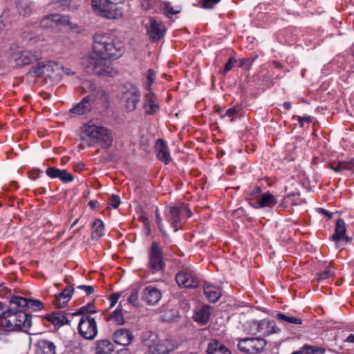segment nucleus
I'll list each match as a JSON object with an SVG mask.
<instances>
[{"instance_id": "1", "label": "nucleus", "mask_w": 354, "mask_h": 354, "mask_svg": "<svg viewBox=\"0 0 354 354\" xmlns=\"http://www.w3.org/2000/svg\"><path fill=\"white\" fill-rule=\"evenodd\" d=\"M93 39V51L91 57L93 72L98 75H115L116 71L111 66L110 60L122 55V42L115 35L109 32L96 33Z\"/></svg>"}, {"instance_id": "2", "label": "nucleus", "mask_w": 354, "mask_h": 354, "mask_svg": "<svg viewBox=\"0 0 354 354\" xmlns=\"http://www.w3.org/2000/svg\"><path fill=\"white\" fill-rule=\"evenodd\" d=\"M10 305L0 313V328L6 332H24L29 333L32 326V316L17 306Z\"/></svg>"}, {"instance_id": "3", "label": "nucleus", "mask_w": 354, "mask_h": 354, "mask_svg": "<svg viewBox=\"0 0 354 354\" xmlns=\"http://www.w3.org/2000/svg\"><path fill=\"white\" fill-rule=\"evenodd\" d=\"M80 137L88 147L98 144L102 149H106L112 146L113 141L111 130L96 124L93 121H89L83 126Z\"/></svg>"}, {"instance_id": "4", "label": "nucleus", "mask_w": 354, "mask_h": 354, "mask_svg": "<svg viewBox=\"0 0 354 354\" xmlns=\"http://www.w3.org/2000/svg\"><path fill=\"white\" fill-rule=\"evenodd\" d=\"M93 10L100 17L109 19H118L122 17V8L111 0H92Z\"/></svg>"}, {"instance_id": "5", "label": "nucleus", "mask_w": 354, "mask_h": 354, "mask_svg": "<svg viewBox=\"0 0 354 354\" xmlns=\"http://www.w3.org/2000/svg\"><path fill=\"white\" fill-rule=\"evenodd\" d=\"M147 268L152 274L162 272L165 263L164 261L163 251L158 242H153L148 252Z\"/></svg>"}, {"instance_id": "6", "label": "nucleus", "mask_w": 354, "mask_h": 354, "mask_svg": "<svg viewBox=\"0 0 354 354\" xmlns=\"http://www.w3.org/2000/svg\"><path fill=\"white\" fill-rule=\"evenodd\" d=\"M10 57L17 66L21 67L29 65L40 59V56L35 54V52L24 50L19 47L11 48Z\"/></svg>"}, {"instance_id": "7", "label": "nucleus", "mask_w": 354, "mask_h": 354, "mask_svg": "<svg viewBox=\"0 0 354 354\" xmlns=\"http://www.w3.org/2000/svg\"><path fill=\"white\" fill-rule=\"evenodd\" d=\"M330 239L334 242L336 249L342 250L351 242L353 239L346 234V227L344 221L342 218H338L335 223V231Z\"/></svg>"}, {"instance_id": "8", "label": "nucleus", "mask_w": 354, "mask_h": 354, "mask_svg": "<svg viewBox=\"0 0 354 354\" xmlns=\"http://www.w3.org/2000/svg\"><path fill=\"white\" fill-rule=\"evenodd\" d=\"M267 342L261 337H246L239 341L238 348L243 353L255 354L261 353Z\"/></svg>"}, {"instance_id": "9", "label": "nucleus", "mask_w": 354, "mask_h": 354, "mask_svg": "<svg viewBox=\"0 0 354 354\" xmlns=\"http://www.w3.org/2000/svg\"><path fill=\"white\" fill-rule=\"evenodd\" d=\"M250 333L257 335L261 333L263 336H268L273 333H277L280 328L277 326L274 320L262 319L253 321L250 326Z\"/></svg>"}, {"instance_id": "10", "label": "nucleus", "mask_w": 354, "mask_h": 354, "mask_svg": "<svg viewBox=\"0 0 354 354\" xmlns=\"http://www.w3.org/2000/svg\"><path fill=\"white\" fill-rule=\"evenodd\" d=\"M78 330L84 338L93 339L97 334V326L95 319L89 315L82 316L78 324Z\"/></svg>"}, {"instance_id": "11", "label": "nucleus", "mask_w": 354, "mask_h": 354, "mask_svg": "<svg viewBox=\"0 0 354 354\" xmlns=\"http://www.w3.org/2000/svg\"><path fill=\"white\" fill-rule=\"evenodd\" d=\"M147 345L149 353L145 354H169L174 350V345L171 340L160 339L157 336H155L154 339L148 340Z\"/></svg>"}, {"instance_id": "12", "label": "nucleus", "mask_w": 354, "mask_h": 354, "mask_svg": "<svg viewBox=\"0 0 354 354\" xmlns=\"http://www.w3.org/2000/svg\"><path fill=\"white\" fill-rule=\"evenodd\" d=\"M10 304L21 307L25 311L28 309H31L32 311H38L44 308L43 303L39 299H26L15 295L11 297Z\"/></svg>"}, {"instance_id": "13", "label": "nucleus", "mask_w": 354, "mask_h": 354, "mask_svg": "<svg viewBox=\"0 0 354 354\" xmlns=\"http://www.w3.org/2000/svg\"><path fill=\"white\" fill-rule=\"evenodd\" d=\"M140 92L136 86H131V88L123 93L122 99L124 102V106L127 111H133L140 102Z\"/></svg>"}, {"instance_id": "14", "label": "nucleus", "mask_w": 354, "mask_h": 354, "mask_svg": "<svg viewBox=\"0 0 354 354\" xmlns=\"http://www.w3.org/2000/svg\"><path fill=\"white\" fill-rule=\"evenodd\" d=\"M184 211L188 214L189 217L192 215L190 209L187 205L185 204H183L179 207H171L169 209V213L167 215V217L174 232H177L179 229L178 223L180 222V214Z\"/></svg>"}, {"instance_id": "15", "label": "nucleus", "mask_w": 354, "mask_h": 354, "mask_svg": "<svg viewBox=\"0 0 354 354\" xmlns=\"http://www.w3.org/2000/svg\"><path fill=\"white\" fill-rule=\"evenodd\" d=\"M176 281L178 286L183 288H196L198 286V279L187 270L178 272L176 275Z\"/></svg>"}, {"instance_id": "16", "label": "nucleus", "mask_w": 354, "mask_h": 354, "mask_svg": "<svg viewBox=\"0 0 354 354\" xmlns=\"http://www.w3.org/2000/svg\"><path fill=\"white\" fill-rule=\"evenodd\" d=\"M69 22L68 17L59 14H51L45 16L41 20V26L45 28H53L59 24H66Z\"/></svg>"}, {"instance_id": "17", "label": "nucleus", "mask_w": 354, "mask_h": 354, "mask_svg": "<svg viewBox=\"0 0 354 354\" xmlns=\"http://www.w3.org/2000/svg\"><path fill=\"white\" fill-rule=\"evenodd\" d=\"M165 31V26L162 23L153 19L150 21V25L147 28V34L153 41H158L163 37Z\"/></svg>"}, {"instance_id": "18", "label": "nucleus", "mask_w": 354, "mask_h": 354, "mask_svg": "<svg viewBox=\"0 0 354 354\" xmlns=\"http://www.w3.org/2000/svg\"><path fill=\"white\" fill-rule=\"evenodd\" d=\"M143 109L147 115H153L159 110L158 100L151 91L144 96Z\"/></svg>"}, {"instance_id": "19", "label": "nucleus", "mask_w": 354, "mask_h": 354, "mask_svg": "<svg viewBox=\"0 0 354 354\" xmlns=\"http://www.w3.org/2000/svg\"><path fill=\"white\" fill-rule=\"evenodd\" d=\"M94 101V97L87 95L82 101L70 109V112L77 115H81L90 112L92 109V103Z\"/></svg>"}, {"instance_id": "20", "label": "nucleus", "mask_w": 354, "mask_h": 354, "mask_svg": "<svg viewBox=\"0 0 354 354\" xmlns=\"http://www.w3.org/2000/svg\"><path fill=\"white\" fill-rule=\"evenodd\" d=\"M113 337L116 344L122 346L129 345L134 339L132 332L125 328H121L115 330Z\"/></svg>"}, {"instance_id": "21", "label": "nucleus", "mask_w": 354, "mask_h": 354, "mask_svg": "<svg viewBox=\"0 0 354 354\" xmlns=\"http://www.w3.org/2000/svg\"><path fill=\"white\" fill-rule=\"evenodd\" d=\"M160 298L161 293L157 288L151 286L145 288L142 295V300L146 302V304L154 305L159 301Z\"/></svg>"}, {"instance_id": "22", "label": "nucleus", "mask_w": 354, "mask_h": 354, "mask_svg": "<svg viewBox=\"0 0 354 354\" xmlns=\"http://www.w3.org/2000/svg\"><path fill=\"white\" fill-rule=\"evenodd\" d=\"M155 152L157 158L165 165L171 161V156L166 142L162 139H158L156 142Z\"/></svg>"}, {"instance_id": "23", "label": "nucleus", "mask_w": 354, "mask_h": 354, "mask_svg": "<svg viewBox=\"0 0 354 354\" xmlns=\"http://www.w3.org/2000/svg\"><path fill=\"white\" fill-rule=\"evenodd\" d=\"M46 174L50 178H59L64 183L71 182L74 179L73 175L66 169H59L53 167H48Z\"/></svg>"}, {"instance_id": "24", "label": "nucleus", "mask_w": 354, "mask_h": 354, "mask_svg": "<svg viewBox=\"0 0 354 354\" xmlns=\"http://www.w3.org/2000/svg\"><path fill=\"white\" fill-rule=\"evenodd\" d=\"M212 313L213 308L209 305L205 304L201 308L195 310L193 319L195 322L201 324H205L208 322Z\"/></svg>"}, {"instance_id": "25", "label": "nucleus", "mask_w": 354, "mask_h": 354, "mask_svg": "<svg viewBox=\"0 0 354 354\" xmlns=\"http://www.w3.org/2000/svg\"><path fill=\"white\" fill-rule=\"evenodd\" d=\"M35 354H56V346L48 339H39L35 344Z\"/></svg>"}, {"instance_id": "26", "label": "nucleus", "mask_w": 354, "mask_h": 354, "mask_svg": "<svg viewBox=\"0 0 354 354\" xmlns=\"http://www.w3.org/2000/svg\"><path fill=\"white\" fill-rule=\"evenodd\" d=\"M74 292L73 286H68L64 290L56 296L53 301V304L57 308H64L71 300L72 294Z\"/></svg>"}, {"instance_id": "27", "label": "nucleus", "mask_w": 354, "mask_h": 354, "mask_svg": "<svg viewBox=\"0 0 354 354\" xmlns=\"http://www.w3.org/2000/svg\"><path fill=\"white\" fill-rule=\"evenodd\" d=\"M46 318L55 326L60 327L70 323V320L62 311H55L46 315Z\"/></svg>"}, {"instance_id": "28", "label": "nucleus", "mask_w": 354, "mask_h": 354, "mask_svg": "<svg viewBox=\"0 0 354 354\" xmlns=\"http://www.w3.org/2000/svg\"><path fill=\"white\" fill-rule=\"evenodd\" d=\"M277 203V201L275 196L271 193L266 192L263 194L260 198L258 200V206L257 207H272L274 206ZM251 205H253L250 203ZM254 207L257 208V204L254 205Z\"/></svg>"}, {"instance_id": "29", "label": "nucleus", "mask_w": 354, "mask_h": 354, "mask_svg": "<svg viewBox=\"0 0 354 354\" xmlns=\"http://www.w3.org/2000/svg\"><path fill=\"white\" fill-rule=\"evenodd\" d=\"M207 354H231V351L217 340L208 344Z\"/></svg>"}, {"instance_id": "30", "label": "nucleus", "mask_w": 354, "mask_h": 354, "mask_svg": "<svg viewBox=\"0 0 354 354\" xmlns=\"http://www.w3.org/2000/svg\"><path fill=\"white\" fill-rule=\"evenodd\" d=\"M204 294L209 302L215 303L221 296V290L214 286H207L204 288Z\"/></svg>"}, {"instance_id": "31", "label": "nucleus", "mask_w": 354, "mask_h": 354, "mask_svg": "<svg viewBox=\"0 0 354 354\" xmlns=\"http://www.w3.org/2000/svg\"><path fill=\"white\" fill-rule=\"evenodd\" d=\"M114 350V345L107 339L99 340L97 342L96 354H111Z\"/></svg>"}, {"instance_id": "32", "label": "nucleus", "mask_w": 354, "mask_h": 354, "mask_svg": "<svg viewBox=\"0 0 354 354\" xmlns=\"http://www.w3.org/2000/svg\"><path fill=\"white\" fill-rule=\"evenodd\" d=\"M91 239L93 240H99L104 235V223L99 219L96 218L92 225Z\"/></svg>"}, {"instance_id": "33", "label": "nucleus", "mask_w": 354, "mask_h": 354, "mask_svg": "<svg viewBox=\"0 0 354 354\" xmlns=\"http://www.w3.org/2000/svg\"><path fill=\"white\" fill-rule=\"evenodd\" d=\"M43 64L44 66L45 75L48 77H51L54 73H58L61 68H62L59 63L55 61H44Z\"/></svg>"}, {"instance_id": "34", "label": "nucleus", "mask_w": 354, "mask_h": 354, "mask_svg": "<svg viewBox=\"0 0 354 354\" xmlns=\"http://www.w3.org/2000/svg\"><path fill=\"white\" fill-rule=\"evenodd\" d=\"M44 66L43 62L38 63L36 66H32L27 72L26 75L29 77L38 78L45 75Z\"/></svg>"}, {"instance_id": "35", "label": "nucleus", "mask_w": 354, "mask_h": 354, "mask_svg": "<svg viewBox=\"0 0 354 354\" xmlns=\"http://www.w3.org/2000/svg\"><path fill=\"white\" fill-rule=\"evenodd\" d=\"M278 319L286 322L288 323H290L292 324L301 325L303 323V320L299 318H297L293 316H288L282 313H279L276 315Z\"/></svg>"}, {"instance_id": "36", "label": "nucleus", "mask_w": 354, "mask_h": 354, "mask_svg": "<svg viewBox=\"0 0 354 354\" xmlns=\"http://www.w3.org/2000/svg\"><path fill=\"white\" fill-rule=\"evenodd\" d=\"M97 310L95 308L93 303H88L87 305L80 308L78 309V310L75 313H71V316H78V315H85L84 314H90V313H95Z\"/></svg>"}, {"instance_id": "37", "label": "nucleus", "mask_w": 354, "mask_h": 354, "mask_svg": "<svg viewBox=\"0 0 354 354\" xmlns=\"http://www.w3.org/2000/svg\"><path fill=\"white\" fill-rule=\"evenodd\" d=\"M164 10L166 13V15L169 18H171L173 15L180 13L181 8L179 6L174 8L171 3L165 2L164 3Z\"/></svg>"}, {"instance_id": "38", "label": "nucleus", "mask_w": 354, "mask_h": 354, "mask_svg": "<svg viewBox=\"0 0 354 354\" xmlns=\"http://www.w3.org/2000/svg\"><path fill=\"white\" fill-rule=\"evenodd\" d=\"M239 116V111L236 107H232L228 109L225 114L221 115V118H225L226 117L230 118V122H233L236 118Z\"/></svg>"}, {"instance_id": "39", "label": "nucleus", "mask_w": 354, "mask_h": 354, "mask_svg": "<svg viewBox=\"0 0 354 354\" xmlns=\"http://www.w3.org/2000/svg\"><path fill=\"white\" fill-rule=\"evenodd\" d=\"M352 164L347 162H339L337 165H331L330 168L335 172H340L344 170H351Z\"/></svg>"}, {"instance_id": "40", "label": "nucleus", "mask_w": 354, "mask_h": 354, "mask_svg": "<svg viewBox=\"0 0 354 354\" xmlns=\"http://www.w3.org/2000/svg\"><path fill=\"white\" fill-rule=\"evenodd\" d=\"M156 78V73L152 69H149L147 71L146 77H145V85H146V89L149 91V92L151 91V86L154 82V80Z\"/></svg>"}, {"instance_id": "41", "label": "nucleus", "mask_w": 354, "mask_h": 354, "mask_svg": "<svg viewBox=\"0 0 354 354\" xmlns=\"http://www.w3.org/2000/svg\"><path fill=\"white\" fill-rule=\"evenodd\" d=\"M111 318L114 319L117 324L122 325L124 324V316L120 309L114 310L111 315Z\"/></svg>"}, {"instance_id": "42", "label": "nucleus", "mask_w": 354, "mask_h": 354, "mask_svg": "<svg viewBox=\"0 0 354 354\" xmlns=\"http://www.w3.org/2000/svg\"><path fill=\"white\" fill-rule=\"evenodd\" d=\"M128 301L129 304L134 306H138V290L136 288H132L131 295L129 296Z\"/></svg>"}, {"instance_id": "43", "label": "nucleus", "mask_w": 354, "mask_h": 354, "mask_svg": "<svg viewBox=\"0 0 354 354\" xmlns=\"http://www.w3.org/2000/svg\"><path fill=\"white\" fill-rule=\"evenodd\" d=\"M317 281H321L322 280L330 278L333 275L331 269L328 268L327 270L317 274Z\"/></svg>"}, {"instance_id": "44", "label": "nucleus", "mask_w": 354, "mask_h": 354, "mask_svg": "<svg viewBox=\"0 0 354 354\" xmlns=\"http://www.w3.org/2000/svg\"><path fill=\"white\" fill-rule=\"evenodd\" d=\"M109 203L113 208H115V209L118 208L121 203L120 198L119 196H118L116 194H112L109 198Z\"/></svg>"}, {"instance_id": "45", "label": "nucleus", "mask_w": 354, "mask_h": 354, "mask_svg": "<svg viewBox=\"0 0 354 354\" xmlns=\"http://www.w3.org/2000/svg\"><path fill=\"white\" fill-rule=\"evenodd\" d=\"M221 0H203L202 1V8L205 9H212L215 5L218 3Z\"/></svg>"}, {"instance_id": "46", "label": "nucleus", "mask_w": 354, "mask_h": 354, "mask_svg": "<svg viewBox=\"0 0 354 354\" xmlns=\"http://www.w3.org/2000/svg\"><path fill=\"white\" fill-rule=\"evenodd\" d=\"M297 119L299 122V127L302 128L304 127V122H306L307 123H310L312 122V118L310 116L308 115H305L304 116H293L292 118Z\"/></svg>"}, {"instance_id": "47", "label": "nucleus", "mask_w": 354, "mask_h": 354, "mask_svg": "<svg viewBox=\"0 0 354 354\" xmlns=\"http://www.w3.org/2000/svg\"><path fill=\"white\" fill-rule=\"evenodd\" d=\"M236 62V59L234 57H231L224 66L223 73L225 74L230 71L233 68Z\"/></svg>"}, {"instance_id": "48", "label": "nucleus", "mask_w": 354, "mask_h": 354, "mask_svg": "<svg viewBox=\"0 0 354 354\" xmlns=\"http://www.w3.org/2000/svg\"><path fill=\"white\" fill-rule=\"evenodd\" d=\"M156 223L158 225L160 232L162 234V235H166L164 224L162 223L160 215H158V216L156 217Z\"/></svg>"}, {"instance_id": "49", "label": "nucleus", "mask_w": 354, "mask_h": 354, "mask_svg": "<svg viewBox=\"0 0 354 354\" xmlns=\"http://www.w3.org/2000/svg\"><path fill=\"white\" fill-rule=\"evenodd\" d=\"M121 295L122 294L120 292H116L110 296L109 299L111 301V308H113L117 304L121 297Z\"/></svg>"}, {"instance_id": "50", "label": "nucleus", "mask_w": 354, "mask_h": 354, "mask_svg": "<svg viewBox=\"0 0 354 354\" xmlns=\"http://www.w3.org/2000/svg\"><path fill=\"white\" fill-rule=\"evenodd\" d=\"M310 345H304L299 351H295L291 354H311L310 351Z\"/></svg>"}, {"instance_id": "51", "label": "nucleus", "mask_w": 354, "mask_h": 354, "mask_svg": "<svg viewBox=\"0 0 354 354\" xmlns=\"http://www.w3.org/2000/svg\"><path fill=\"white\" fill-rule=\"evenodd\" d=\"M310 351L311 354H324L326 352V349L324 348L319 347V346H313L310 345Z\"/></svg>"}, {"instance_id": "52", "label": "nucleus", "mask_w": 354, "mask_h": 354, "mask_svg": "<svg viewBox=\"0 0 354 354\" xmlns=\"http://www.w3.org/2000/svg\"><path fill=\"white\" fill-rule=\"evenodd\" d=\"M77 288L84 290L87 295L93 293L95 291L94 288L91 286L80 285L77 287Z\"/></svg>"}, {"instance_id": "53", "label": "nucleus", "mask_w": 354, "mask_h": 354, "mask_svg": "<svg viewBox=\"0 0 354 354\" xmlns=\"http://www.w3.org/2000/svg\"><path fill=\"white\" fill-rule=\"evenodd\" d=\"M84 87L88 88L90 91H95L96 90V85L95 83H93L91 81H85L84 82Z\"/></svg>"}, {"instance_id": "54", "label": "nucleus", "mask_w": 354, "mask_h": 354, "mask_svg": "<svg viewBox=\"0 0 354 354\" xmlns=\"http://www.w3.org/2000/svg\"><path fill=\"white\" fill-rule=\"evenodd\" d=\"M41 171L39 170H32L28 172V176L32 180H36L39 178Z\"/></svg>"}, {"instance_id": "55", "label": "nucleus", "mask_w": 354, "mask_h": 354, "mask_svg": "<svg viewBox=\"0 0 354 354\" xmlns=\"http://www.w3.org/2000/svg\"><path fill=\"white\" fill-rule=\"evenodd\" d=\"M61 70L67 75H74L75 74V71H72L71 68H64L62 66L61 68Z\"/></svg>"}, {"instance_id": "56", "label": "nucleus", "mask_w": 354, "mask_h": 354, "mask_svg": "<svg viewBox=\"0 0 354 354\" xmlns=\"http://www.w3.org/2000/svg\"><path fill=\"white\" fill-rule=\"evenodd\" d=\"M319 212L328 218H330L332 216V213H330V212L325 209L321 208L319 209Z\"/></svg>"}, {"instance_id": "57", "label": "nucleus", "mask_w": 354, "mask_h": 354, "mask_svg": "<svg viewBox=\"0 0 354 354\" xmlns=\"http://www.w3.org/2000/svg\"><path fill=\"white\" fill-rule=\"evenodd\" d=\"M118 354H132L131 351L128 348H123L118 351Z\"/></svg>"}, {"instance_id": "58", "label": "nucleus", "mask_w": 354, "mask_h": 354, "mask_svg": "<svg viewBox=\"0 0 354 354\" xmlns=\"http://www.w3.org/2000/svg\"><path fill=\"white\" fill-rule=\"evenodd\" d=\"M345 342L354 343V334H350L345 339Z\"/></svg>"}, {"instance_id": "59", "label": "nucleus", "mask_w": 354, "mask_h": 354, "mask_svg": "<svg viewBox=\"0 0 354 354\" xmlns=\"http://www.w3.org/2000/svg\"><path fill=\"white\" fill-rule=\"evenodd\" d=\"M248 61V59L246 58H241L239 60V66H243L246 62Z\"/></svg>"}, {"instance_id": "60", "label": "nucleus", "mask_w": 354, "mask_h": 354, "mask_svg": "<svg viewBox=\"0 0 354 354\" xmlns=\"http://www.w3.org/2000/svg\"><path fill=\"white\" fill-rule=\"evenodd\" d=\"M285 109L289 110L291 108V103L290 102H285L283 104Z\"/></svg>"}, {"instance_id": "61", "label": "nucleus", "mask_w": 354, "mask_h": 354, "mask_svg": "<svg viewBox=\"0 0 354 354\" xmlns=\"http://www.w3.org/2000/svg\"><path fill=\"white\" fill-rule=\"evenodd\" d=\"M144 224L146 227V229L148 230V232H150V226L147 218H145L144 221Z\"/></svg>"}, {"instance_id": "62", "label": "nucleus", "mask_w": 354, "mask_h": 354, "mask_svg": "<svg viewBox=\"0 0 354 354\" xmlns=\"http://www.w3.org/2000/svg\"><path fill=\"white\" fill-rule=\"evenodd\" d=\"M97 202L96 201H90L88 202V205L91 206V207H95L97 205Z\"/></svg>"}, {"instance_id": "63", "label": "nucleus", "mask_w": 354, "mask_h": 354, "mask_svg": "<svg viewBox=\"0 0 354 354\" xmlns=\"http://www.w3.org/2000/svg\"><path fill=\"white\" fill-rule=\"evenodd\" d=\"M125 0H111L113 3L118 6L119 4L123 3Z\"/></svg>"}, {"instance_id": "64", "label": "nucleus", "mask_w": 354, "mask_h": 354, "mask_svg": "<svg viewBox=\"0 0 354 354\" xmlns=\"http://www.w3.org/2000/svg\"><path fill=\"white\" fill-rule=\"evenodd\" d=\"M7 308H6V307L4 306V304H3L1 301H0V311H1V312H3V311H4V310H5L6 309H7Z\"/></svg>"}]
</instances>
